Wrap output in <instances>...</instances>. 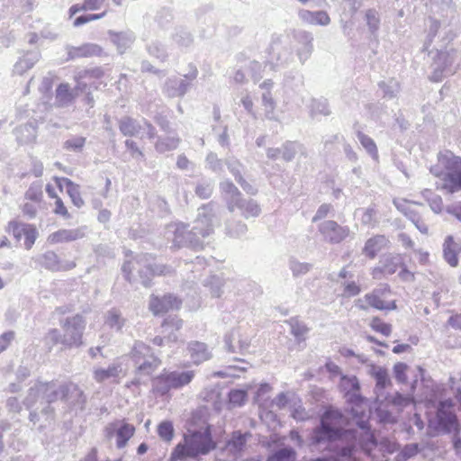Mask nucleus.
<instances>
[{"label":"nucleus","mask_w":461,"mask_h":461,"mask_svg":"<svg viewBox=\"0 0 461 461\" xmlns=\"http://www.w3.org/2000/svg\"><path fill=\"white\" fill-rule=\"evenodd\" d=\"M190 84L177 77L167 78L165 82L163 92L168 97L184 96L188 91Z\"/></svg>","instance_id":"nucleus-25"},{"label":"nucleus","mask_w":461,"mask_h":461,"mask_svg":"<svg viewBox=\"0 0 461 461\" xmlns=\"http://www.w3.org/2000/svg\"><path fill=\"white\" fill-rule=\"evenodd\" d=\"M194 377V372L187 371H167L152 379L153 392L164 396L171 390H179L189 384Z\"/></svg>","instance_id":"nucleus-8"},{"label":"nucleus","mask_w":461,"mask_h":461,"mask_svg":"<svg viewBox=\"0 0 461 461\" xmlns=\"http://www.w3.org/2000/svg\"><path fill=\"white\" fill-rule=\"evenodd\" d=\"M41 53L39 50H32L26 52L14 66V72L18 75H23L28 69L32 68L36 62L39 61Z\"/></svg>","instance_id":"nucleus-30"},{"label":"nucleus","mask_w":461,"mask_h":461,"mask_svg":"<svg viewBox=\"0 0 461 461\" xmlns=\"http://www.w3.org/2000/svg\"><path fill=\"white\" fill-rule=\"evenodd\" d=\"M329 103L326 99H312L311 103V114L312 116L323 115L328 116L330 114Z\"/></svg>","instance_id":"nucleus-51"},{"label":"nucleus","mask_w":461,"mask_h":461,"mask_svg":"<svg viewBox=\"0 0 461 461\" xmlns=\"http://www.w3.org/2000/svg\"><path fill=\"white\" fill-rule=\"evenodd\" d=\"M362 212L361 223L369 227H375L377 222V211L375 207H368L366 209H357L356 212Z\"/></svg>","instance_id":"nucleus-55"},{"label":"nucleus","mask_w":461,"mask_h":461,"mask_svg":"<svg viewBox=\"0 0 461 461\" xmlns=\"http://www.w3.org/2000/svg\"><path fill=\"white\" fill-rule=\"evenodd\" d=\"M293 39L292 48L296 50L300 62L303 64L311 57L313 50L312 34L305 31H297L294 32Z\"/></svg>","instance_id":"nucleus-14"},{"label":"nucleus","mask_w":461,"mask_h":461,"mask_svg":"<svg viewBox=\"0 0 461 461\" xmlns=\"http://www.w3.org/2000/svg\"><path fill=\"white\" fill-rule=\"evenodd\" d=\"M340 418L341 413L339 411L326 410L320 425L313 430L312 442L313 445L334 442L335 453L339 461H356L354 454L357 447L366 448L369 443L375 445L374 436L370 432L367 421L363 420L357 422L362 430L361 435L356 429H342L330 423L331 420H339Z\"/></svg>","instance_id":"nucleus-1"},{"label":"nucleus","mask_w":461,"mask_h":461,"mask_svg":"<svg viewBox=\"0 0 461 461\" xmlns=\"http://www.w3.org/2000/svg\"><path fill=\"white\" fill-rule=\"evenodd\" d=\"M86 142V139L83 136H71L63 143V149L68 151L81 152Z\"/></svg>","instance_id":"nucleus-52"},{"label":"nucleus","mask_w":461,"mask_h":461,"mask_svg":"<svg viewBox=\"0 0 461 461\" xmlns=\"http://www.w3.org/2000/svg\"><path fill=\"white\" fill-rule=\"evenodd\" d=\"M172 40L179 48H188L194 41L192 34L182 27L175 30Z\"/></svg>","instance_id":"nucleus-45"},{"label":"nucleus","mask_w":461,"mask_h":461,"mask_svg":"<svg viewBox=\"0 0 461 461\" xmlns=\"http://www.w3.org/2000/svg\"><path fill=\"white\" fill-rule=\"evenodd\" d=\"M318 230L323 240L330 244H338L343 241L350 233L348 226H341L337 221L328 220L318 225Z\"/></svg>","instance_id":"nucleus-11"},{"label":"nucleus","mask_w":461,"mask_h":461,"mask_svg":"<svg viewBox=\"0 0 461 461\" xmlns=\"http://www.w3.org/2000/svg\"><path fill=\"white\" fill-rule=\"evenodd\" d=\"M41 388L40 390H41V400L47 404L41 409V412L44 414L53 413L54 410L50 407V404L58 400L62 401L64 383L57 384L55 381L47 383L41 382Z\"/></svg>","instance_id":"nucleus-13"},{"label":"nucleus","mask_w":461,"mask_h":461,"mask_svg":"<svg viewBox=\"0 0 461 461\" xmlns=\"http://www.w3.org/2000/svg\"><path fill=\"white\" fill-rule=\"evenodd\" d=\"M68 54L67 60H73L81 58L99 57L103 49L96 43H84L81 46L67 45L65 47Z\"/></svg>","instance_id":"nucleus-18"},{"label":"nucleus","mask_w":461,"mask_h":461,"mask_svg":"<svg viewBox=\"0 0 461 461\" xmlns=\"http://www.w3.org/2000/svg\"><path fill=\"white\" fill-rule=\"evenodd\" d=\"M213 191V182L209 179H202L197 183L194 193L201 199H208Z\"/></svg>","instance_id":"nucleus-54"},{"label":"nucleus","mask_w":461,"mask_h":461,"mask_svg":"<svg viewBox=\"0 0 461 461\" xmlns=\"http://www.w3.org/2000/svg\"><path fill=\"white\" fill-rule=\"evenodd\" d=\"M389 243L384 235H375L368 239L363 249V253L369 258H374Z\"/></svg>","instance_id":"nucleus-27"},{"label":"nucleus","mask_w":461,"mask_h":461,"mask_svg":"<svg viewBox=\"0 0 461 461\" xmlns=\"http://www.w3.org/2000/svg\"><path fill=\"white\" fill-rule=\"evenodd\" d=\"M299 17L303 22L312 25L325 26L330 23L329 14L324 11L300 10Z\"/></svg>","instance_id":"nucleus-29"},{"label":"nucleus","mask_w":461,"mask_h":461,"mask_svg":"<svg viewBox=\"0 0 461 461\" xmlns=\"http://www.w3.org/2000/svg\"><path fill=\"white\" fill-rule=\"evenodd\" d=\"M216 447L209 430L194 431L184 437V442L179 443L171 454L172 460H184L186 457H197L207 455Z\"/></svg>","instance_id":"nucleus-5"},{"label":"nucleus","mask_w":461,"mask_h":461,"mask_svg":"<svg viewBox=\"0 0 461 461\" xmlns=\"http://www.w3.org/2000/svg\"><path fill=\"white\" fill-rule=\"evenodd\" d=\"M339 387L347 393L356 389H360V384L355 375H343L340 379Z\"/></svg>","instance_id":"nucleus-59"},{"label":"nucleus","mask_w":461,"mask_h":461,"mask_svg":"<svg viewBox=\"0 0 461 461\" xmlns=\"http://www.w3.org/2000/svg\"><path fill=\"white\" fill-rule=\"evenodd\" d=\"M111 41L116 46L117 50L120 54H123L127 49H129L135 41V35L131 31L115 32L109 31Z\"/></svg>","instance_id":"nucleus-26"},{"label":"nucleus","mask_w":461,"mask_h":461,"mask_svg":"<svg viewBox=\"0 0 461 461\" xmlns=\"http://www.w3.org/2000/svg\"><path fill=\"white\" fill-rule=\"evenodd\" d=\"M296 452L292 447H283L276 450L267 461H295Z\"/></svg>","instance_id":"nucleus-53"},{"label":"nucleus","mask_w":461,"mask_h":461,"mask_svg":"<svg viewBox=\"0 0 461 461\" xmlns=\"http://www.w3.org/2000/svg\"><path fill=\"white\" fill-rule=\"evenodd\" d=\"M122 372V364L119 361H113L107 368H95L93 371V378L98 384L104 383L110 379L115 381L120 377Z\"/></svg>","instance_id":"nucleus-23"},{"label":"nucleus","mask_w":461,"mask_h":461,"mask_svg":"<svg viewBox=\"0 0 461 461\" xmlns=\"http://www.w3.org/2000/svg\"><path fill=\"white\" fill-rule=\"evenodd\" d=\"M206 167L215 173H221L223 170L222 160L220 159L214 152L207 154L205 158Z\"/></svg>","instance_id":"nucleus-64"},{"label":"nucleus","mask_w":461,"mask_h":461,"mask_svg":"<svg viewBox=\"0 0 461 461\" xmlns=\"http://www.w3.org/2000/svg\"><path fill=\"white\" fill-rule=\"evenodd\" d=\"M55 180L57 181L58 185L60 187H61V182L64 183V185L67 188V193L69 195V197L75 206H77V208H81L84 205L85 202L81 197L80 187L78 185L75 184L70 179L66 178V177H62V178L55 177Z\"/></svg>","instance_id":"nucleus-35"},{"label":"nucleus","mask_w":461,"mask_h":461,"mask_svg":"<svg viewBox=\"0 0 461 461\" xmlns=\"http://www.w3.org/2000/svg\"><path fill=\"white\" fill-rule=\"evenodd\" d=\"M402 258L399 254L385 255L380 259L375 271H379L384 276H390L394 274L402 266Z\"/></svg>","instance_id":"nucleus-24"},{"label":"nucleus","mask_w":461,"mask_h":461,"mask_svg":"<svg viewBox=\"0 0 461 461\" xmlns=\"http://www.w3.org/2000/svg\"><path fill=\"white\" fill-rule=\"evenodd\" d=\"M87 76H90L91 77H99L100 71L98 69L78 71L75 76V79L77 81L75 94L77 96L84 95L83 102L90 107H93L95 105V99L92 92L94 89H96V86L83 82V79Z\"/></svg>","instance_id":"nucleus-12"},{"label":"nucleus","mask_w":461,"mask_h":461,"mask_svg":"<svg viewBox=\"0 0 461 461\" xmlns=\"http://www.w3.org/2000/svg\"><path fill=\"white\" fill-rule=\"evenodd\" d=\"M452 401L445 400L439 402L437 409L436 428L445 433H450L452 431H455L456 433L459 432L457 418L452 411Z\"/></svg>","instance_id":"nucleus-10"},{"label":"nucleus","mask_w":461,"mask_h":461,"mask_svg":"<svg viewBox=\"0 0 461 461\" xmlns=\"http://www.w3.org/2000/svg\"><path fill=\"white\" fill-rule=\"evenodd\" d=\"M44 268L52 271H68L76 267L74 261H62L54 251H47L39 259Z\"/></svg>","instance_id":"nucleus-19"},{"label":"nucleus","mask_w":461,"mask_h":461,"mask_svg":"<svg viewBox=\"0 0 461 461\" xmlns=\"http://www.w3.org/2000/svg\"><path fill=\"white\" fill-rule=\"evenodd\" d=\"M247 444L246 434H242L240 431H235L232 434L231 438L228 442V448L233 454L240 453Z\"/></svg>","instance_id":"nucleus-49"},{"label":"nucleus","mask_w":461,"mask_h":461,"mask_svg":"<svg viewBox=\"0 0 461 461\" xmlns=\"http://www.w3.org/2000/svg\"><path fill=\"white\" fill-rule=\"evenodd\" d=\"M293 60L292 42H285L278 35H274L265 57V67L276 70Z\"/></svg>","instance_id":"nucleus-9"},{"label":"nucleus","mask_w":461,"mask_h":461,"mask_svg":"<svg viewBox=\"0 0 461 461\" xmlns=\"http://www.w3.org/2000/svg\"><path fill=\"white\" fill-rule=\"evenodd\" d=\"M282 158L286 161H292L297 153L302 157L307 158L308 152L305 146L298 141L286 140L282 147Z\"/></svg>","instance_id":"nucleus-28"},{"label":"nucleus","mask_w":461,"mask_h":461,"mask_svg":"<svg viewBox=\"0 0 461 461\" xmlns=\"http://www.w3.org/2000/svg\"><path fill=\"white\" fill-rule=\"evenodd\" d=\"M206 285L210 288V293L212 297L219 298L222 294L223 281L221 277L212 276L207 281Z\"/></svg>","instance_id":"nucleus-63"},{"label":"nucleus","mask_w":461,"mask_h":461,"mask_svg":"<svg viewBox=\"0 0 461 461\" xmlns=\"http://www.w3.org/2000/svg\"><path fill=\"white\" fill-rule=\"evenodd\" d=\"M247 225L241 221H228L226 222V233L232 238H240L246 234Z\"/></svg>","instance_id":"nucleus-50"},{"label":"nucleus","mask_w":461,"mask_h":461,"mask_svg":"<svg viewBox=\"0 0 461 461\" xmlns=\"http://www.w3.org/2000/svg\"><path fill=\"white\" fill-rule=\"evenodd\" d=\"M134 433L135 427L132 424L126 422L125 420H120L119 427L116 430L117 448H123Z\"/></svg>","instance_id":"nucleus-37"},{"label":"nucleus","mask_w":461,"mask_h":461,"mask_svg":"<svg viewBox=\"0 0 461 461\" xmlns=\"http://www.w3.org/2000/svg\"><path fill=\"white\" fill-rule=\"evenodd\" d=\"M41 388V382H39L29 389L28 394L23 400V404L27 409L33 408L37 402H40L41 404L44 403V402L41 400V390H40Z\"/></svg>","instance_id":"nucleus-48"},{"label":"nucleus","mask_w":461,"mask_h":461,"mask_svg":"<svg viewBox=\"0 0 461 461\" xmlns=\"http://www.w3.org/2000/svg\"><path fill=\"white\" fill-rule=\"evenodd\" d=\"M262 106L264 107L265 116L267 119L271 121H277V117L276 115L275 110L276 107V103L274 100L272 94L270 91L262 93Z\"/></svg>","instance_id":"nucleus-43"},{"label":"nucleus","mask_w":461,"mask_h":461,"mask_svg":"<svg viewBox=\"0 0 461 461\" xmlns=\"http://www.w3.org/2000/svg\"><path fill=\"white\" fill-rule=\"evenodd\" d=\"M76 97L75 88L71 90L67 83L59 84L56 89L55 103L59 107L69 106Z\"/></svg>","instance_id":"nucleus-32"},{"label":"nucleus","mask_w":461,"mask_h":461,"mask_svg":"<svg viewBox=\"0 0 461 461\" xmlns=\"http://www.w3.org/2000/svg\"><path fill=\"white\" fill-rule=\"evenodd\" d=\"M393 204L398 211L402 212L411 221L415 220L419 214L415 210L411 209L408 202L404 199H394Z\"/></svg>","instance_id":"nucleus-60"},{"label":"nucleus","mask_w":461,"mask_h":461,"mask_svg":"<svg viewBox=\"0 0 461 461\" xmlns=\"http://www.w3.org/2000/svg\"><path fill=\"white\" fill-rule=\"evenodd\" d=\"M438 165L431 167L430 172L436 176H443V188L447 193L461 191V157L450 150H444L438 155Z\"/></svg>","instance_id":"nucleus-4"},{"label":"nucleus","mask_w":461,"mask_h":461,"mask_svg":"<svg viewBox=\"0 0 461 461\" xmlns=\"http://www.w3.org/2000/svg\"><path fill=\"white\" fill-rule=\"evenodd\" d=\"M183 326V321L177 316H168L162 323V332L167 333V340L169 342H176L178 336L175 331H178Z\"/></svg>","instance_id":"nucleus-36"},{"label":"nucleus","mask_w":461,"mask_h":461,"mask_svg":"<svg viewBox=\"0 0 461 461\" xmlns=\"http://www.w3.org/2000/svg\"><path fill=\"white\" fill-rule=\"evenodd\" d=\"M59 324L62 333L58 329H51L47 334L48 340L54 345L61 344L65 348H79L83 345L86 322L81 314L67 317Z\"/></svg>","instance_id":"nucleus-3"},{"label":"nucleus","mask_w":461,"mask_h":461,"mask_svg":"<svg viewBox=\"0 0 461 461\" xmlns=\"http://www.w3.org/2000/svg\"><path fill=\"white\" fill-rule=\"evenodd\" d=\"M180 138L176 135H169L166 137H158L155 142V149L158 153H165L177 149L180 143Z\"/></svg>","instance_id":"nucleus-40"},{"label":"nucleus","mask_w":461,"mask_h":461,"mask_svg":"<svg viewBox=\"0 0 461 461\" xmlns=\"http://www.w3.org/2000/svg\"><path fill=\"white\" fill-rule=\"evenodd\" d=\"M158 434L166 442L172 440L174 437V427L171 421L164 420L158 426Z\"/></svg>","instance_id":"nucleus-58"},{"label":"nucleus","mask_w":461,"mask_h":461,"mask_svg":"<svg viewBox=\"0 0 461 461\" xmlns=\"http://www.w3.org/2000/svg\"><path fill=\"white\" fill-rule=\"evenodd\" d=\"M28 223H22L16 221H12L8 223L7 231L12 233L17 241H20L26 231V226Z\"/></svg>","instance_id":"nucleus-62"},{"label":"nucleus","mask_w":461,"mask_h":461,"mask_svg":"<svg viewBox=\"0 0 461 461\" xmlns=\"http://www.w3.org/2000/svg\"><path fill=\"white\" fill-rule=\"evenodd\" d=\"M429 22H430V24H429V32H428L427 39L424 42L423 50H422L423 51H429V53H430V51L429 50V48L431 42L433 41L434 38L438 34L439 36L442 35V41H444V44H447L448 42L453 41L454 38L456 37V34L454 33L452 29L449 28L448 26H444L443 28H441V23L438 21L432 19V18L429 19Z\"/></svg>","instance_id":"nucleus-17"},{"label":"nucleus","mask_w":461,"mask_h":461,"mask_svg":"<svg viewBox=\"0 0 461 461\" xmlns=\"http://www.w3.org/2000/svg\"><path fill=\"white\" fill-rule=\"evenodd\" d=\"M14 133L19 143L28 144L35 140L37 130L33 122H29L17 127Z\"/></svg>","instance_id":"nucleus-38"},{"label":"nucleus","mask_w":461,"mask_h":461,"mask_svg":"<svg viewBox=\"0 0 461 461\" xmlns=\"http://www.w3.org/2000/svg\"><path fill=\"white\" fill-rule=\"evenodd\" d=\"M456 58V50L454 49L438 50L434 59L433 65L435 66V77L438 73L440 75H449L454 72L452 65Z\"/></svg>","instance_id":"nucleus-16"},{"label":"nucleus","mask_w":461,"mask_h":461,"mask_svg":"<svg viewBox=\"0 0 461 461\" xmlns=\"http://www.w3.org/2000/svg\"><path fill=\"white\" fill-rule=\"evenodd\" d=\"M357 138L366 151L371 156V158L375 160H377L379 157L378 150L374 140L360 131H357Z\"/></svg>","instance_id":"nucleus-44"},{"label":"nucleus","mask_w":461,"mask_h":461,"mask_svg":"<svg viewBox=\"0 0 461 461\" xmlns=\"http://www.w3.org/2000/svg\"><path fill=\"white\" fill-rule=\"evenodd\" d=\"M27 200L32 202H41L42 198V184L41 181L33 182L25 192L24 194Z\"/></svg>","instance_id":"nucleus-57"},{"label":"nucleus","mask_w":461,"mask_h":461,"mask_svg":"<svg viewBox=\"0 0 461 461\" xmlns=\"http://www.w3.org/2000/svg\"><path fill=\"white\" fill-rule=\"evenodd\" d=\"M219 223L215 205L212 203L203 204L198 209L196 219L192 227L184 222H172L166 227L165 237L172 241L176 249L183 247L194 250L203 248V239L212 235L214 227Z\"/></svg>","instance_id":"nucleus-2"},{"label":"nucleus","mask_w":461,"mask_h":461,"mask_svg":"<svg viewBox=\"0 0 461 461\" xmlns=\"http://www.w3.org/2000/svg\"><path fill=\"white\" fill-rule=\"evenodd\" d=\"M62 402L70 408L84 410L86 395L78 384L73 382H65Z\"/></svg>","instance_id":"nucleus-15"},{"label":"nucleus","mask_w":461,"mask_h":461,"mask_svg":"<svg viewBox=\"0 0 461 461\" xmlns=\"http://www.w3.org/2000/svg\"><path fill=\"white\" fill-rule=\"evenodd\" d=\"M235 208L240 209L246 218L257 217L261 212L259 205L253 199L240 198V200L235 201Z\"/></svg>","instance_id":"nucleus-41"},{"label":"nucleus","mask_w":461,"mask_h":461,"mask_svg":"<svg viewBox=\"0 0 461 461\" xmlns=\"http://www.w3.org/2000/svg\"><path fill=\"white\" fill-rule=\"evenodd\" d=\"M131 358L136 367L138 379L132 384H140L141 376H149L158 368L161 360L154 354L152 348L141 341H136L131 349Z\"/></svg>","instance_id":"nucleus-7"},{"label":"nucleus","mask_w":461,"mask_h":461,"mask_svg":"<svg viewBox=\"0 0 461 461\" xmlns=\"http://www.w3.org/2000/svg\"><path fill=\"white\" fill-rule=\"evenodd\" d=\"M142 257L140 256L137 259L126 261L122 267L125 279L133 283L135 276L133 271L137 270L140 278V283L149 287L151 285V277L154 276H167L173 272L170 267L165 265H154L149 264L141 265Z\"/></svg>","instance_id":"nucleus-6"},{"label":"nucleus","mask_w":461,"mask_h":461,"mask_svg":"<svg viewBox=\"0 0 461 461\" xmlns=\"http://www.w3.org/2000/svg\"><path fill=\"white\" fill-rule=\"evenodd\" d=\"M379 88L383 91V97L387 99L394 98L400 92V84L394 78L378 83Z\"/></svg>","instance_id":"nucleus-46"},{"label":"nucleus","mask_w":461,"mask_h":461,"mask_svg":"<svg viewBox=\"0 0 461 461\" xmlns=\"http://www.w3.org/2000/svg\"><path fill=\"white\" fill-rule=\"evenodd\" d=\"M289 268L294 276H299L307 274L312 269V265L296 259H291L289 261Z\"/></svg>","instance_id":"nucleus-61"},{"label":"nucleus","mask_w":461,"mask_h":461,"mask_svg":"<svg viewBox=\"0 0 461 461\" xmlns=\"http://www.w3.org/2000/svg\"><path fill=\"white\" fill-rule=\"evenodd\" d=\"M105 324L112 330L121 331L125 324V319L119 310L113 308L107 312Z\"/></svg>","instance_id":"nucleus-42"},{"label":"nucleus","mask_w":461,"mask_h":461,"mask_svg":"<svg viewBox=\"0 0 461 461\" xmlns=\"http://www.w3.org/2000/svg\"><path fill=\"white\" fill-rule=\"evenodd\" d=\"M248 398V393L243 389H232L229 393V404L235 408L242 406Z\"/></svg>","instance_id":"nucleus-56"},{"label":"nucleus","mask_w":461,"mask_h":461,"mask_svg":"<svg viewBox=\"0 0 461 461\" xmlns=\"http://www.w3.org/2000/svg\"><path fill=\"white\" fill-rule=\"evenodd\" d=\"M85 237V228L60 229L47 238L48 243L54 245L63 242H71Z\"/></svg>","instance_id":"nucleus-22"},{"label":"nucleus","mask_w":461,"mask_h":461,"mask_svg":"<svg viewBox=\"0 0 461 461\" xmlns=\"http://www.w3.org/2000/svg\"><path fill=\"white\" fill-rule=\"evenodd\" d=\"M372 376L375 379L376 390H383L391 384V380L387 370L382 366H375L372 369Z\"/></svg>","instance_id":"nucleus-47"},{"label":"nucleus","mask_w":461,"mask_h":461,"mask_svg":"<svg viewBox=\"0 0 461 461\" xmlns=\"http://www.w3.org/2000/svg\"><path fill=\"white\" fill-rule=\"evenodd\" d=\"M461 255V240H456L452 235L445 238L443 243V257L446 262L453 267L458 266V257Z\"/></svg>","instance_id":"nucleus-21"},{"label":"nucleus","mask_w":461,"mask_h":461,"mask_svg":"<svg viewBox=\"0 0 461 461\" xmlns=\"http://www.w3.org/2000/svg\"><path fill=\"white\" fill-rule=\"evenodd\" d=\"M180 305L181 301L172 294H166L161 298L153 295L149 301V309L155 315L178 309Z\"/></svg>","instance_id":"nucleus-20"},{"label":"nucleus","mask_w":461,"mask_h":461,"mask_svg":"<svg viewBox=\"0 0 461 461\" xmlns=\"http://www.w3.org/2000/svg\"><path fill=\"white\" fill-rule=\"evenodd\" d=\"M220 189L224 194L228 203V209L230 212L235 210V201H239L241 198V194L234 184L229 180L221 182Z\"/></svg>","instance_id":"nucleus-33"},{"label":"nucleus","mask_w":461,"mask_h":461,"mask_svg":"<svg viewBox=\"0 0 461 461\" xmlns=\"http://www.w3.org/2000/svg\"><path fill=\"white\" fill-rule=\"evenodd\" d=\"M188 351L194 364L199 365L211 357L206 344L199 341H192L188 344Z\"/></svg>","instance_id":"nucleus-31"},{"label":"nucleus","mask_w":461,"mask_h":461,"mask_svg":"<svg viewBox=\"0 0 461 461\" xmlns=\"http://www.w3.org/2000/svg\"><path fill=\"white\" fill-rule=\"evenodd\" d=\"M365 301L367 304L377 310H394L396 309L395 302L386 303L382 300L380 296V291L375 289L372 293L366 294L364 296Z\"/></svg>","instance_id":"nucleus-39"},{"label":"nucleus","mask_w":461,"mask_h":461,"mask_svg":"<svg viewBox=\"0 0 461 461\" xmlns=\"http://www.w3.org/2000/svg\"><path fill=\"white\" fill-rule=\"evenodd\" d=\"M141 122L132 117L124 116L119 120V130L124 136L134 137L142 130Z\"/></svg>","instance_id":"nucleus-34"}]
</instances>
